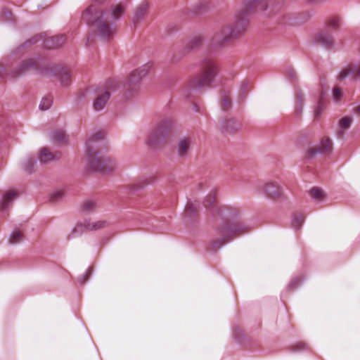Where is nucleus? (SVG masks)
<instances>
[{
    "label": "nucleus",
    "instance_id": "1",
    "mask_svg": "<svg viewBox=\"0 0 360 360\" xmlns=\"http://www.w3.org/2000/svg\"><path fill=\"white\" fill-rule=\"evenodd\" d=\"M267 0H243L233 15L232 23L221 25L210 39L207 46L212 49L224 46L247 30L252 15L266 11Z\"/></svg>",
    "mask_w": 360,
    "mask_h": 360
},
{
    "label": "nucleus",
    "instance_id": "2",
    "mask_svg": "<svg viewBox=\"0 0 360 360\" xmlns=\"http://www.w3.org/2000/svg\"><path fill=\"white\" fill-rule=\"evenodd\" d=\"M122 5L112 6L104 11L98 6L91 4L83 13L82 19L88 24H96L98 37L103 41L112 39L117 32L115 25L110 24V20H117L123 14Z\"/></svg>",
    "mask_w": 360,
    "mask_h": 360
},
{
    "label": "nucleus",
    "instance_id": "3",
    "mask_svg": "<svg viewBox=\"0 0 360 360\" xmlns=\"http://www.w3.org/2000/svg\"><path fill=\"white\" fill-rule=\"evenodd\" d=\"M200 73L191 79L182 90V96L189 98L193 93L198 92L206 86H210L218 73V66L210 57H205L199 61Z\"/></svg>",
    "mask_w": 360,
    "mask_h": 360
},
{
    "label": "nucleus",
    "instance_id": "4",
    "mask_svg": "<svg viewBox=\"0 0 360 360\" xmlns=\"http://www.w3.org/2000/svg\"><path fill=\"white\" fill-rule=\"evenodd\" d=\"M97 144L95 146L97 148ZM88 165L91 169L104 175H111L120 169V163L112 155L98 148L89 152Z\"/></svg>",
    "mask_w": 360,
    "mask_h": 360
},
{
    "label": "nucleus",
    "instance_id": "5",
    "mask_svg": "<svg viewBox=\"0 0 360 360\" xmlns=\"http://www.w3.org/2000/svg\"><path fill=\"white\" fill-rule=\"evenodd\" d=\"M248 229V226L240 222L233 224L224 223L217 229V238L213 240L212 245L215 249L219 248L221 245L230 241L233 236L245 233Z\"/></svg>",
    "mask_w": 360,
    "mask_h": 360
},
{
    "label": "nucleus",
    "instance_id": "6",
    "mask_svg": "<svg viewBox=\"0 0 360 360\" xmlns=\"http://www.w3.org/2000/svg\"><path fill=\"white\" fill-rule=\"evenodd\" d=\"M332 142L328 137H323L321 139L319 144L308 150V156L314 158L318 155H328L332 152Z\"/></svg>",
    "mask_w": 360,
    "mask_h": 360
},
{
    "label": "nucleus",
    "instance_id": "7",
    "mask_svg": "<svg viewBox=\"0 0 360 360\" xmlns=\"http://www.w3.org/2000/svg\"><path fill=\"white\" fill-rule=\"evenodd\" d=\"M192 143L193 139L191 136H182L178 139L176 146V150L177 156L179 158L185 160L188 158Z\"/></svg>",
    "mask_w": 360,
    "mask_h": 360
},
{
    "label": "nucleus",
    "instance_id": "8",
    "mask_svg": "<svg viewBox=\"0 0 360 360\" xmlns=\"http://www.w3.org/2000/svg\"><path fill=\"white\" fill-rule=\"evenodd\" d=\"M350 76L354 80L360 79V63H353L347 65L341 70L337 76V79L339 81H342Z\"/></svg>",
    "mask_w": 360,
    "mask_h": 360
},
{
    "label": "nucleus",
    "instance_id": "9",
    "mask_svg": "<svg viewBox=\"0 0 360 360\" xmlns=\"http://www.w3.org/2000/svg\"><path fill=\"white\" fill-rule=\"evenodd\" d=\"M314 41L317 45L327 49H331L335 45V40L332 34L326 30L316 34L314 38Z\"/></svg>",
    "mask_w": 360,
    "mask_h": 360
},
{
    "label": "nucleus",
    "instance_id": "10",
    "mask_svg": "<svg viewBox=\"0 0 360 360\" xmlns=\"http://www.w3.org/2000/svg\"><path fill=\"white\" fill-rule=\"evenodd\" d=\"M262 190L266 195L274 198H279L283 195V188L274 181H269L264 184Z\"/></svg>",
    "mask_w": 360,
    "mask_h": 360
},
{
    "label": "nucleus",
    "instance_id": "11",
    "mask_svg": "<svg viewBox=\"0 0 360 360\" xmlns=\"http://www.w3.org/2000/svg\"><path fill=\"white\" fill-rule=\"evenodd\" d=\"M144 144L147 150L149 151H155L158 147V129L156 127L148 130Z\"/></svg>",
    "mask_w": 360,
    "mask_h": 360
},
{
    "label": "nucleus",
    "instance_id": "12",
    "mask_svg": "<svg viewBox=\"0 0 360 360\" xmlns=\"http://www.w3.org/2000/svg\"><path fill=\"white\" fill-rule=\"evenodd\" d=\"M174 122L171 118H165L159 123V141L164 139L172 130Z\"/></svg>",
    "mask_w": 360,
    "mask_h": 360
},
{
    "label": "nucleus",
    "instance_id": "13",
    "mask_svg": "<svg viewBox=\"0 0 360 360\" xmlns=\"http://www.w3.org/2000/svg\"><path fill=\"white\" fill-rule=\"evenodd\" d=\"M110 96V94L108 91H101L98 92L97 97L93 103L94 109L96 111L102 110L109 100Z\"/></svg>",
    "mask_w": 360,
    "mask_h": 360
},
{
    "label": "nucleus",
    "instance_id": "14",
    "mask_svg": "<svg viewBox=\"0 0 360 360\" xmlns=\"http://www.w3.org/2000/svg\"><path fill=\"white\" fill-rule=\"evenodd\" d=\"M18 196V193L15 190H9L4 193L0 200V210H6L9 205Z\"/></svg>",
    "mask_w": 360,
    "mask_h": 360
},
{
    "label": "nucleus",
    "instance_id": "15",
    "mask_svg": "<svg viewBox=\"0 0 360 360\" xmlns=\"http://www.w3.org/2000/svg\"><path fill=\"white\" fill-rule=\"evenodd\" d=\"M204 43V37L201 34L193 36L184 47V52L188 53L192 50L200 47Z\"/></svg>",
    "mask_w": 360,
    "mask_h": 360
},
{
    "label": "nucleus",
    "instance_id": "16",
    "mask_svg": "<svg viewBox=\"0 0 360 360\" xmlns=\"http://www.w3.org/2000/svg\"><path fill=\"white\" fill-rule=\"evenodd\" d=\"M60 155V153H52L46 148H43L39 151L38 158L41 162L47 163L59 159Z\"/></svg>",
    "mask_w": 360,
    "mask_h": 360
},
{
    "label": "nucleus",
    "instance_id": "17",
    "mask_svg": "<svg viewBox=\"0 0 360 360\" xmlns=\"http://www.w3.org/2000/svg\"><path fill=\"white\" fill-rule=\"evenodd\" d=\"M87 231H98L108 227L110 221L105 219H99L96 221H85Z\"/></svg>",
    "mask_w": 360,
    "mask_h": 360
},
{
    "label": "nucleus",
    "instance_id": "18",
    "mask_svg": "<svg viewBox=\"0 0 360 360\" xmlns=\"http://www.w3.org/2000/svg\"><path fill=\"white\" fill-rule=\"evenodd\" d=\"M86 231L87 229L86 227L85 221H84L83 223H77L67 234L66 239L72 240L73 238H77Z\"/></svg>",
    "mask_w": 360,
    "mask_h": 360
},
{
    "label": "nucleus",
    "instance_id": "19",
    "mask_svg": "<svg viewBox=\"0 0 360 360\" xmlns=\"http://www.w3.org/2000/svg\"><path fill=\"white\" fill-rule=\"evenodd\" d=\"M304 95L300 90H297L295 99V111L297 115H300L303 110Z\"/></svg>",
    "mask_w": 360,
    "mask_h": 360
},
{
    "label": "nucleus",
    "instance_id": "20",
    "mask_svg": "<svg viewBox=\"0 0 360 360\" xmlns=\"http://www.w3.org/2000/svg\"><path fill=\"white\" fill-rule=\"evenodd\" d=\"M24 240V234L19 229H15L11 233L8 241L12 245L18 244Z\"/></svg>",
    "mask_w": 360,
    "mask_h": 360
},
{
    "label": "nucleus",
    "instance_id": "21",
    "mask_svg": "<svg viewBox=\"0 0 360 360\" xmlns=\"http://www.w3.org/2000/svg\"><path fill=\"white\" fill-rule=\"evenodd\" d=\"M239 127V123L234 119H231L223 122V129L226 131L235 130Z\"/></svg>",
    "mask_w": 360,
    "mask_h": 360
},
{
    "label": "nucleus",
    "instance_id": "22",
    "mask_svg": "<svg viewBox=\"0 0 360 360\" xmlns=\"http://www.w3.org/2000/svg\"><path fill=\"white\" fill-rule=\"evenodd\" d=\"M304 221V216L303 214L300 213L293 214L292 223L295 229H300L302 226Z\"/></svg>",
    "mask_w": 360,
    "mask_h": 360
},
{
    "label": "nucleus",
    "instance_id": "23",
    "mask_svg": "<svg viewBox=\"0 0 360 360\" xmlns=\"http://www.w3.org/2000/svg\"><path fill=\"white\" fill-rule=\"evenodd\" d=\"M142 75L141 71L135 70L132 72L127 78V83L129 85L135 84L141 79Z\"/></svg>",
    "mask_w": 360,
    "mask_h": 360
},
{
    "label": "nucleus",
    "instance_id": "24",
    "mask_svg": "<svg viewBox=\"0 0 360 360\" xmlns=\"http://www.w3.org/2000/svg\"><path fill=\"white\" fill-rule=\"evenodd\" d=\"M220 107L224 112L229 111L231 108V103L229 96L225 94L221 96Z\"/></svg>",
    "mask_w": 360,
    "mask_h": 360
},
{
    "label": "nucleus",
    "instance_id": "25",
    "mask_svg": "<svg viewBox=\"0 0 360 360\" xmlns=\"http://www.w3.org/2000/svg\"><path fill=\"white\" fill-rule=\"evenodd\" d=\"M53 103V98L51 96H47L42 98L39 108L42 110H46L50 108Z\"/></svg>",
    "mask_w": 360,
    "mask_h": 360
},
{
    "label": "nucleus",
    "instance_id": "26",
    "mask_svg": "<svg viewBox=\"0 0 360 360\" xmlns=\"http://www.w3.org/2000/svg\"><path fill=\"white\" fill-rule=\"evenodd\" d=\"M321 97L322 95H320L317 102V105L314 108V117L316 120L320 119L323 109V102L321 100Z\"/></svg>",
    "mask_w": 360,
    "mask_h": 360
},
{
    "label": "nucleus",
    "instance_id": "27",
    "mask_svg": "<svg viewBox=\"0 0 360 360\" xmlns=\"http://www.w3.org/2000/svg\"><path fill=\"white\" fill-rule=\"evenodd\" d=\"M71 79L70 73L68 70H65L60 73V80L63 85L68 86Z\"/></svg>",
    "mask_w": 360,
    "mask_h": 360
},
{
    "label": "nucleus",
    "instance_id": "28",
    "mask_svg": "<svg viewBox=\"0 0 360 360\" xmlns=\"http://www.w3.org/2000/svg\"><path fill=\"white\" fill-rule=\"evenodd\" d=\"M341 19L338 16L331 17L328 21V26L333 30H338Z\"/></svg>",
    "mask_w": 360,
    "mask_h": 360
},
{
    "label": "nucleus",
    "instance_id": "29",
    "mask_svg": "<svg viewBox=\"0 0 360 360\" xmlns=\"http://www.w3.org/2000/svg\"><path fill=\"white\" fill-rule=\"evenodd\" d=\"M310 195L314 200H321V198L323 196V192L319 188H314L311 191Z\"/></svg>",
    "mask_w": 360,
    "mask_h": 360
},
{
    "label": "nucleus",
    "instance_id": "30",
    "mask_svg": "<svg viewBox=\"0 0 360 360\" xmlns=\"http://www.w3.org/2000/svg\"><path fill=\"white\" fill-rule=\"evenodd\" d=\"M352 121V118L349 117H343L339 122V127L342 130L347 129L349 128Z\"/></svg>",
    "mask_w": 360,
    "mask_h": 360
},
{
    "label": "nucleus",
    "instance_id": "31",
    "mask_svg": "<svg viewBox=\"0 0 360 360\" xmlns=\"http://www.w3.org/2000/svg\"><path fill=\"white\" fill-rule=\"evenodd\" d=\"M96 208V204L92 200H86L82 205V210L86 212H91Z\"/></svg>",
    "mask_w": 360,
    "mask_h": 360
},
{
    "label": "nucleus",
    "instance_id": "32",
    "mask_svg": "<svg viewBox=\"0 0 360 360\" xmlns=\"http://www.w3.org/2000/svg\"><path fill=\"white\" fill-rule=\"evenodd\" d=\"M36 163L33 158H28L24 162V168L26 172H31L32 169Z\"/></svg>",
    "mask_w": 360,
    "mask_h": 360
},
{
    "label": "nucleus",
    "instance_id": "33",
    "mask_svg": "<svg viewBox=\"0 0 360 360\" xmlns=\"http://www.w3.org/2000/svg\"><path fill=\"white\" fill-rule=\"evenodd\" d=\"M53 139L59 143H63L66 141V137L63 131H56L53 134Z\"/></svg>",
    "mask_w": 360,
    "mask_h": 360
},
{
    "label": "nucleus",
    "instance_id": "34",
    "mask_svg": "<svg viewBox=\"0 0 360 360\" xmlns=\"http://www.w3.org/2000/svg\"><path fill=\"white\" fill-rule=\"evenodd\" d=\"M215 202L214 197L212 194H209L207 197L205 201L203 202L204 206L207 207H212Z\"/></svg>",
    "mask_w": 360,
    "mask_h": 360
},
{
    "label": "nucleus",
    "instance_id": "35",
    "mask_svg": "<svg viewBox=\"0 0 360 360\" xmlns=\"http://www.w3.org/2000/svg\"><path fill=\"white\" fill-rule=\"evenodd\" d=\"M332 96H333V101L335 103H338L340 101V100L342 96V92L339 88H335L333 90Z\"/></svg>",
    "mask_w": 360,
    "mask_h": 360
},
{
    "label": "nucleus",
    "instance_id": "36",
    "mask_svg": "<svg viewBox=\"0 0 360 360\" xmlns=\"http://www.w3.org/2000/svg\"><path fill=\"white\" fill-rule=\"evenodd\" d=\"M207 6H208L207 2H206V1L201 2L195 6V8H194L195 10L193 11V13H200V12L206 10Z\"/></svg>",
    "mask_w": 360,
    "mask_h": 360
},
{
    "label": "nucleus",
    "instance_id": "37",
    "mask_svg": "<svg viewBox=\"0 0 360 360\" xmlns=\"http://www.w3.org/2000/svg\"><path fill=\"white\" fill-rule=\"evenodd\" d=\"M63 196V192L60 190H56L53 191L50 196V200L55 201L60 199Z\"/></svg>",
    "mask_w": 360,
    "mask_h": 360
},
{
    "label": "nucleus",
    "instance_id": "38",
    "mask_svg": "<svg viewBox=\"0 0 360 360\" xmlns=\"http://www.w3.org/2000/svg\"><path fill=\"white\" fill-rule=\"evenodd\" d=\"M148 10V4H142L139 7V8L137 9V11H136V16L137 18H139L141 17V15H143Z\"/></svg>",
    "mask_w": 360,
    "mask_h": 360
},
{
    "label": "nucleus",
    "instance_id": "39",
    "mask_svg": "<svg viewBox=\"0 0 360 360\" xmlns=\"http://www.w3.org/2000/svg\"><path fill=\"white\" fill-rule=\"evenodd\" d=\"M300 282H301V278H299V277L293 278L289 283L288 288L290 289H292V288L297 287Z\"/></svg>",
    "mask_w": 360,
    "mask_h": 360
},
{
    "label": "nucleus",
    "instance_id": "40",
    "mask_svg": "<svg viewBox=\"0 0 360 360\" xmlns=\"http://www.w3.org/2000/svg\"><path fill=\"white\" fill-rule=\"evenodd\" d=\"M293 350L295 352H300L306 349L307 346L304 343L302 342H297L295 344L293 347Z\"/></svg>",
    "mask_w": 360,
    "mask_h": 360
},
{
    "label": "nucleus",
    "instance_id": "41",
    "mask_svg": "<svg viewBox=\"0 0 360 360\" xmlns=\"http://www.w3.org/2000/svg\"><path fill=\"white\" fill-rule=\"evenodd\" d=\"M186 212L189 216L195 213V207L191 202H188L186 205Z\"/></svg>",
    "mask_w": 360,
    "mask_h": 360
},
{
    "label": "nucleus",
    "instance_id": "42",
    "mask_svg": "<svg viewBox=\"0 0 360 360\" xmlns=\"http://www.w3.org/2000/svg\"><path fill=\"white\" fill-rule=\"evenodd\" d=\"M238 216H239L238 212L235 210L230 212L229 214H228V217L230 219H233L237 218Z\"/></svg>",
    "mask_w": 360,
    "mask_h": 360
},
{
    "label": "nucleus",
    "instance_id": "43",
    "mask_svg": "<svg viewBox=\"0 0 360 360\" xmlns=\"http://www.w3.org/2000/svg\"><path fill=\"white\" fill-rule=\"evenodd\" d=\"M3 16L6 20H11L12 19V13L7 10L4 12Z\"/></svg>",
    "mask_w": 360,
    "mask_h": 360
},
{
    "label": "nucleus",
    "instance_id": "44",
    "mask_svg": "<svg viewBox=\"0 0 360 360\" xmlns=\"http://www.w3.org/2000/svg\"><path fill=\"white\" fill-rule=\"evenodd\" d=\"M288 75L290 79H293L295 75V72L293 70L290 69L288 70Z\"/></svg>",
    "mask_w": 360,
    "mask_h": 360
},
{
    "label": "nucleus",
    "instance_id": "45",
    "mask_svg": "<svg viewBox=\"0 0 360 360\" xmlns=\"http://www.w3.org/2000/svg\"><path fill=\"white\" fill-rule=\"evenodd\" d=\"M60 40H61V41L60 43H58L56 44V46H60L64 42V39L63 37H60Z\"/></svg>",
    "mask_w": 360,
    "mask_h": 360
},
{
    "label": "nucleus",
    "instance_id": "46",
    "mask_svg": "<svg viewBox=\"0 0 360 360\" xmlns=\"http://www.w3.org/2000/svg\"><path fill=\"white\" fill-rule=\"evenodd\" d=\"M105 0H94L95 1V4H94V5H96L98 6L96 4H101Z\"/></svg>",
    "mask_w": 360,
    "mask_h": 360
},
{
    "label": "nucleus",
    "instance_id": "47",
    "mask_svg": "<svg viewBox=\"0 0 360 360\" xmlns=\"http://www.w3.org/2000/svg\"><path fill=\"white\" fill-rule=\"evenodd\" d=\"M355 112H356L357 114H359V115H360V105L357 106V107L355 108Z\"/></svg>",
    "mask_w": 360,
    "mask_h": 360
},
{
    "label": "nucleus",
    "instance_id": "48",
    "mask_svg": "<svg viewBox=\"0 0 360 360\" xmlns=\"http://www.w3.org/2000/svg\"><path fill=\"white\" fill-rule=\"evenodd\" d=\"M87 276H88V271H86V272L85 273V274L84 275V281H79V282H80L81 283H83L84 282L85 277H87Z\"/></svg>",
    "mask_w": 360,
    "mask_h": 360
},
{
    "label": "nucleus",
    "instance_id": "49",
    "mask_svg": "<svg viewBox=\"0 0 360 360\" xmlns=\"http://www.w3.org/2000/svg\"><path fill=\"white\" fill-rule=\"evenodd\" d=\"M193 108L195 112H198L199 110L197 105L195 103L193 104Z\"/></svg>",
    "mask_w": 360,
    "mask_h": 360
},
{
    "label": "nucleus",
    "instance_id": "50",
    "mask_svg": "<svg viewBox=\"0 0 360 360\" xmlns=\"http://www.w3.org/2000/svg\"><path fill=\"white\" fill-rule=\"evenodd\" d=\"M342 135H343V132L342 131H338V136H341Z\"/></svg>",
    "mask_w": 360,
    "mask_h": 360
},
{
    "label": "nucleus",
    "instance_id": "51",
    "mask_svg": "<svg viewBox=\"0 0 360 360\" xmlns=\"http://www.w3.org/2000/svg\"><path fill=\"white\" fill-rule=\"evenodd\" d=\"M310 2H316V1H321V0H308Z\"/></svg>",
    "mask_w": 360,
    "mask_h": 360
}]
</instances>
